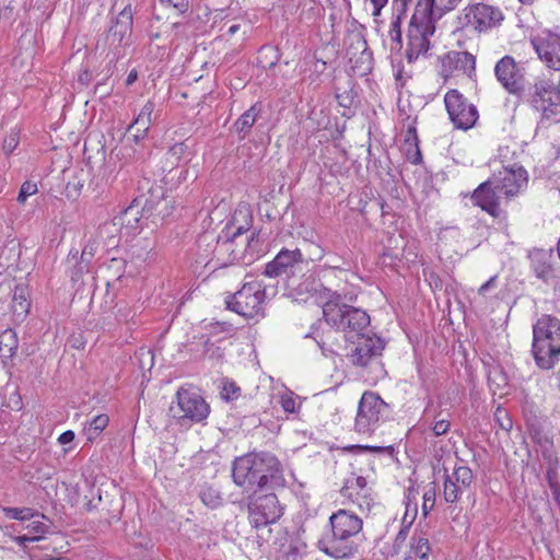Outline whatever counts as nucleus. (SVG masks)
Returning <instances> with one entry per match:
<instances>
[{
	"label": "nucleus",
	"instance_id": "1",
	"mask_svg": "<svg viewBox=\"0 0 560 560\" xmlns=\"http://www.w3.org/2000/svg\"><path fill=\"white\" fill-rule=\"evenodd\" d=\"M234 482L245 491L284 487L285 479L278 458L270 453H252L235 459Z\"/></svg>",
	"mask_w": 560,
	"mask_h": 560
},
{
	"label": "nucleus",
	"instance_id": "2",
	"mask_svg": "<svg viewBox=\"0 0 560 560\" xmlns=\"http://www.w3.org/2000/svg\"><path fill=\"white\" fill-rule=\"evenodd\" d=\"M329 523L331 530L319 539L318 548L336 559L352 556L354 545L351 538L361 532L362 518L342 509L329 517Z\"/></svg>",
	"mask_w": 560,
	"mask_h": 560
},
{
	"label": "nucleus",
	"instance_id": "3",
	"mask_svg": "<svg viewBox=\"0 0 560 560\" xmlns=\"http://www.w3.org/2000/svg\"><path fill=\"white\" fill-rule=\"evenodd\" d=\"M326 323L338 331L345 332L347 339L357 338L369 331L370 316L358 307L343 302L341 294L330 292L323 305Z\"/></svg>",
	"mask_w": 560,
	"mask_h": 560
},
{
	"label": "nucleus",
	"instance_id": "4",
	"mask_svg": "<svg viewBox=\"0 0 560 560\" xmlns=\"http://www.w3.org/2000/svg\"><path fill=\"white\" fill-rule=\"evenodd\" d=\"M532 353L536 365L550 370L560 358V320L542 315L533 326Z\"/></svg>",
	"mask_w": 560,
	"mask_h": 560
},
{
	"label": "nucleus",
	"instance_id": "5",
	"mask_svg": "<svg viewBox=\"0 0 560 560\" xmlns=\"http://www.w3.org/2000/svg\"><path fill=\"white\" fill-rule=\"evenodd\" d=\"M502 11L487 3H474L465 7L456 16V32L464 35L481 34L500 25Z\"/></svg>",
	"mask_w": 560,
	"mask_h": 560
},
{
	"label": "nucleus",
	"instance_id": "6",
	"mask_svg": "<svg viewBox=\"0 0 560 560\" xmlns=\"http://www.w3.org/2000/svg\"><path fill=\"white\" fill-rule=\"evenodd\" d=\"M266 285L258 280L245 282L240 290L225 299L226 307L245 318L265 315Z\"/></svg>",
	"mask_w": 560,
	"mask_h": 560
},
{
	"label": "nucleus",
	"instance_id": "7",
	"mask_svg": "<svg viewBox=\"0 0 560 560\" xmlns=\"http://www.w3.org/2000/svg\"><path fill=\"white\" fill-rule=\"evenodd\" d=\"M210 407L195 389L180 387L176 401L170 407V416L180 425H190L208 418Z\"/></svg>",
	"mask_w": 560,
	"mask_h": 560
},
{
	"label": "nucleus",
	"instance_id": "8",
	"mask_svg": "<svg viewBox=\"0 0 560 560\" xmlns=\"http://www.w3.org/2000/svg\"><path fill=\"white\" fill-rule=\"evenodd\" d=\"M436 31V23L428 13H412L407 32L406 59L408 63L427 57L430 50V38Z\"/></svg>",
	"mask_w": 560,
	"mask_h": 560
},
{
	"label": "nucleus",
	"instance_id": "9",
	"mask_svg": "<svg viewBox=\"0 0 560 560\" xmlns=\"http://www.w3.org/2000/svg\"><path fill=\"white\" fill-rule=\"evenodd\" d=\"M247 509L249 522L256 528L275 523L283 513L278 497L273 492L264 493V490H255L249 495Z\"/></svg>",
	"mask_w": 560,
	"mask_h": 560
},
{
	"label": "nucleus",
	"instance_id": "10",
	"mask_svg": "<svg viewBox=\"0 0 560 560\" xmlns=\"http://www.w3.org/2000/svg\"><path fill=\"white\" fill-rule=\"evenodd\" d=\"M529 102L544 118L558 116L560 114V80L538 79L530 88Z\"/></svg>",
	"mask_w": 560,
	"mask_h": 560
},
{
	"label": "nucleus",
	"instance_id": "11",
	"mask_svg": "<svg viewBox=\"0 0 560 560\" xmlns=\"http://www.w3.org/2000/svg\"><path fill=\"white\" fill-rule=\"evenodd\" d=\"M388 405L375 393L365 392L358 405L354 430L361 434H371L387 411Z\"/></svg>",
	"mask_w": 560,
	"mask_h": 560
},
{
	"label": "nucleus",
	"instance_id": "12",
	"mask_svg": "<svg viewBox=\"0 0 560 560\" xmlns=\"http://www.w3.org/2000/svg\"><path fill=\"white\" fill-rule=\"evenodd\" d=\"M444 104L451 121L457 129L467 130L478 119L477 108L457 90H450L444 96Z\"/></svg>",
	"mask_w": 560,
	"mask_h": 560
},
{
	"label": "nucleus",
	"instance_id": "13",
	"mask_svg": "<svg viewBox=\"0 0 560 560\" xmlns=\"http://www.w3.org/2000/svg\"><path fill=\"white\" fill-rule=\"evenodd\" d=\"M474 479L472 470L468 466H455L451 474L444 468V501L451 504L458 503L465 494L471 492Z\"/></svg>",
	"mask_w": 560,
	"mask_h": 560
},
{
	"label": "nucleus",
	"instance_id": "14",
	"mask_svg": "<svg viewBox=\"0 0 560 560\" xmlns=\"http://www.w3.org/2000/svg\"><path fill=\"white\" fill-rule=\"evenodd\" d=\"M494 74L510 94L518 95L523 91L524 73L512 56H504L497 62Z\"/></svg>",
	"mask_w": 560,
	"mask_h": 560
},
{
	"label": "nucleus",
	"instance_id": "15",
	"mask_svg": "<svg viewBox=\"0 0 560 560\" xmlns=\"http://www.w3.org/2000/svg\"><path fill=\"white\" fill-rule=\"evenodd\" d=\"M441 75L445 79L454 75L471 78L476 70V57L468 51L451 50L440 58Z\"/></svg>",
	"mask_w": 560,
	"mask_h": 560
},
{
	"label": "nucleus",
	"instance_id": "16",
	"mask_svg": "<svg viewBox=\"0 0 560 560\" xmlns=\"http://www.w3.org/2000/svg\"><path fill=\"white\" fill-rule=\"evenodd\" d=\"M492 180L503 197L510 198L527 186L528 174L523 166L512 165L500 171Z\"/></svg>",
	"mask_w": 560,
	"mask_h": 560
},
{
	"label": "nucleus",
	"instance_id": "17",
	"mask_svg": "<svg viewBox=\"0 0 560 560\" xmlns=\"http://www.w3.org/2000/svg\"><path fill=\"white\" fill-rule=\"evenodd\" d=\"M304 257L300 249H281L277 256L265 266L264 275L269 278L290 277L301 271Z\"/></svg>",
	"mask_w": 560,
	"mask_h": 560
},
{
	"label": "nucleus",
	"instance_id": "18",
	"mask_svg": "<svg viewBox=\"0 0 560 560\" xmlns=\"http://www.w3.org/2000/svg\"><path fill=\"white\" fill-rule=\"evenodd\" d=\"M532 44L539 58L547 67L560 70V35L544 31L532 39Z\"/></svg>",
	"mask_w": 560,
	"mask_h": 560
},
{
	"label": "nucleus",
	"instance_id": "19",
	"mask_svg": "<svg viewBox=\"0 0 560 560\" xmlns=\"http://www.w3.org/2000/svg\"><path fill=\"white\" fill-rule=\"evenodd\" d=\"M383 349L384 343L381 338L365 332L357 337L355 346L351 349L348 357L354 365L365 366L372 359L381 355Z\"/></svg>",
	"mask_w": 560,
	"mask_h": 560
},
{
	"label": "nucleus",
	"instance_id": "20",
	"mask_svg": "<svg viewBox=\"0 0 560 560\" xmlns=\"http://www.w3.org/2000/svg\"><path fill=\"white\" fill-rule=\"evenodd\" d=\"M502 197L503 195L494 187V183L491 178L480 184L475 189L471 199L472 202L483 211L492 217H497L499 214V205Z\"/></svg>",
	"mask_w": 560,
	"mask_h": 560
},
{
	"label": "nucleus",
	"instance_id": "21",
	"mask_svg": "<svg viewBox=\"0 0 560 560\" xmlns=\"http://www.w3.org/2000/svg\"><path fill=\"white\" fill-rule=\"evenodd\" d=\"M148 132H142L136 128V132L126 136L118 149L117 155L125 162L137 160L142 155V147L140 142L147 137Z\"/></svg>",
	"mask_w": 560,
	"mask_h": 560
},
{
	"label": "nucleus",
	"instance_id": "22",
	"mask_svg": "<svg viewBox=\"0 0 560 560\" xmlns=\"http://www.w3.org/2000/svg\"><path fill=\"white\" fill-rule=\"evenodd\" d=\"M341 494L346 499L358 497L362 498L363 495L374 497L372 488L368 485V480L362 476H357L355 474H351L346 479L341 488Z\"/></svg>",
	"mask_w": 560,
	"mask_h": 560
},
{
	"label": "nucleus",
	"instance_id": "23",
	"mask_svg": "<svg viewBox=\"0 0 560 560\" xmlns=\"http://www.w3.org/2000/svg\"><path fill=\"white\" fill-rule=\"evenodd\" d=\"M141 208L136 200L114 218V224L120 225L127 233H133L139 229Z\"/></svg>",
	"mask_w": 560,
	"mask_h": 560
},
{
	"label": "nucleus",
	"instance_id": "24",
	"mask_svg": "<svg viewBox=\"0 0 560 560\" xmlns=\"http://www.w3.org/2000/svg\"><path fill=\"white\" fill-rule=\"evenodd\" d=\"M530 257L535 275L545 282L549 281L553 277L551 255L545 250H536Z\"/></svg>",
	"mask_w": 560,
	"mask_h": 560
},
{
	"label": "nucleus",
	"instance_id": "25",
	"mask_svg": "<svg viewBox=\"0 0 560 560\" xmlns=\"http://www.w3.org/2000/svg\"><path fill=\"white\" fill-rule=\"evenodd\" d=\"M201 243H206L207 248H205V254H199V258L197 259V262L200 265H203L207 267L210 262L209 254H220L223 250H229L232 246V242L230 240H225L221 244L214 240L213 235H203L199 240V248L201 247Z\"/></svg>",
	"mask_w": 560,
	"mask_h": 560
},
{
	"label": "nucleus",
	"instance_id": "26",
	"mask_svg": "<svg viewBox=\"0 0 560 560\" xmlns=\"http://www.w3.org/2000/svg\"><path fill=\"white\" fill-rule=\"evenodd\" d=\"M11 307L16 320H23L26 317L31 307L28 290L26 287H15Z\"/></svg>",
	"mask_w": 560,
	"mask_h": 560
},
{
	"label": "nucleus",
	"instance_id": "27",
	"mask_svg": "<svg viewBox=\"0 0 560 560\" xmlns=\"http://www.w3.org/2000/svg\"><path fill=\"white\" fill-rule=\"evenodd\" d=\"M260 110V105L254 104L234 122L233 128L240 138H245L249 133L252 127L257 120Z\"/></svg>",
	"mask_w": 560,
	"mask_h": 560
},
{
	"label": "nucleus",
	"instance_id": "28",
	"mask_svg": "<svg viewBox=\"0 0 560 560\" xmlns=\"http://www.w3.org/2000/svg\"><path fill=\"white\" fill-rule=\"evenodd\" d=\"M132 27V9L131 5H126L117 15L115 25L110 27V33L117 37L119 42L131 32Z\"/></svg>",
	"mask_w": 560,
	"mask_h": 560
},
{
	"label": "nucleus",
	"instance_id": "29",
	"mask_svg": "<svg viewBox=\"0 0 560 560\" xmlns=\"http://www.w3.org/2000/svg\"><path fill=\"white\" fill-rule=\"evenodd\" d=\"M155 109V104L152 101H148L141 108L140 113L132 120V122L128 127V131H131L133 128H138L142 132H148L150 126L153 121V113Z\"/></svg>",
	"mask_w": 560,
	"mask_h": 560
},
{
	"label": "nucleus",
	"instance_id": "30",
	"mask_svg": "<svg viewBox=\"0 0 560 560\" xmlns=\"http://www.w3.org/2000/svg\"><path fill=\"white\" fill-rule=\"evenodd\" d=\"M460 2L462 0H432L431 8L427 13L436 23L445 14L454 11Z\"/></svg>",
	"mask_w": 560,
	"mask_h": 560
},
{
	"label": "nucleus",
	"instance_id": "31",
	"mask_svg": "<svg viewBox=\"0 0 560 560\" xmlns=\"http://www.w3.org/2000/svg\"><path fill=\"white\" fill-rule=\"evenodd\" d=\"M94 254L95 245L91 243L86 244L81 253L80 261L77 262V266L72 271L71 278L73 281L80 280L85 272H89Z\"/></svg>",
	"mask_w": 560,
	"mask_h": 560
},
{
	"label": "nucleus",
	"instance_id": "32",
	"mask_svg": "<svg viewBox=\"0 0 560 560\" xmlns=\"http://www.w3.org/2000/svg\"><path fill=\"white\" fill-rule=\"evenodd\" d=\"M19 347L16 332L12 329H5L0 334V357L11 358Z\"/></svg>",
	"mask_w": 560,
	"mask_h": 560
},
{
	"label": "nucleus",
	"instance_id": "33",
	"mask_svg": "<svg viewBox=\"0 0 560 560\" xmlns=\"http://www.w3.org/2000/svg\"><path fill=\"white\" fill-rule=\"evenodd\" d=\"M541 456L544 460L548 465L547 476L551 478L552 474H556V469L558 466V456L553 450V444L548 439H545L544 442H540Z\"/></svg>",
	"mask_w": 560,
	"mask_h": 560
},
{
	"label": "nucleus",
	"instance_id": "34",
	"mask_svg": "<svg viewBox=\"0 0 560 560\" xmlns=\"http://www.w3.org/2000/svg\"><path fill=\"white\" fill-rule=\"evenodd\" d=\"M410 552L413 553L415 557L425 560L430 552L429 540L423 536H412Z\"/></svg>",
	"mask_w": 560,
	"mask_h": 560
},
{
	"label": "nucleus",
	"instance_id": "35",
	"mask_svg": "<svg viewBox=\"0 0 560 560\" xmlns=\"http://www.w3.org/2000/svg\"><path fill=\"white\" fill-rule=\"evenodd\" d=\"M298 397L291 390L284 389L279 395L278 402L282 407L283 411L287 413H294L300 408V404L296 401Z\"/></svg>",
	"mask_w": 560,
	"mask_h": 560
},
{
	"label": "nucleus",
	"instance_id": "36",
	"mask_svg": "<svg viewBox=\"0 0 560 560\" xmlns=\"http://www.w3.org/2000/svg\"><path fill=\"white\" fill-rule=\"evenodd\" d=\"M242 389L236 385L235 382L224 378L222 381V387L220 396L223 400L230 402L236 400L241 396Z\"/></svg>",
	"mask_w": 560,
	"mask_h": 560
},
{
	"label": "nucleus",
	"instance_id": "37",
	"mask_svg": "<svg viewBox=\"0 0 560 560\" xmlns=\"http://www.w3.org/2000/svg\"><path fill=\"white\" fill-rule=\"evenodd\" d=\"M3 513L7 517L19 521L31 520L35 515L30 508H4Z\"/></svg>",
	"mask_w": 560,
	"mask_h": 560
},
{
	"label": "nucleus",
	"instance_id": "38",
	"mask_svg": "<svg viewBox=\"0 0 560 560\" xmlns=\"http://www.w3.org/2000/svg\"><path fill=\"white\" fill-rule=\"evenodd\" d=\"M349 500L358 506L362 514L365 515L370 514L375 505V497L363 495L362 498L358 497Z\"/></svg>",
	"mask_w": 560,
	"mask_h": 560
},
{
	"label": "nucleus",
	"instance_id": "39",
	"mask_svg": "<svg viewBox=\"0 0 560 560\" xmlns=\"http://www.w3.org/2000/svg\"><path fill=\"white\" fill-rule=\"evenodd\" d=\"M435 487L433 486V483H431L429 485L422 497V512L424 516H427L429 512L433 509L435 503Z\"/></svg>",
	"mask_w": 560,
	"mask_h": 560
},
{
	"label": "nucleus",
	"instance_id": "40",
	"mask_svg": "<svg viewBox=\"0 0 560 560\" xmlns=\"http://www.w3.org/2000/svg\"><path fill=\"white\" fill-rule=\"evenodd\" d=\"M400 25H401V22H400L399 18H396L390 23L389 37H390L393 44L395 43V46H392V49H400L401 48V30H400Z\"/></svg>",
	"mask_w": 560,
	"mask_h": 560
},
{
	"label": "nucleus",
	"instance_id": "41",
	"mask_svg": "<svg viewBox=\"0 0 560 560\" xmlns=\"http://www.w3.org/2000/svg\"><path fill=\"white\" fill-rule=\"evenodd\" d=\"M38 191L36 183L26 180L22 184L20 188V192L18 196V201L20 203H25L26 199Z\"/></svg>",
	"mask_w": 560,
	"mask_h": 560
},
{
	"label": "nucleus",
	"instance_id": "42",
	"mask_svg": "<svg viewBox=\"0 0 560 560\" xmlns=\"http://www.w3.org/2000/svg\"><path fill=\"white\" fill-rule=\"evenodd\" d=\"M30 532L31 537H39V540L43 538V536L48 533L49 525L42 522V521H33L31 522L27 527Z\"/></svg>",
	"mask_w": 560,
	"mask_h": 560
},
{
	"label": "nucleus",
	"instance_id": "43",
	"mask_svg": "<svg viewBox=\"0 0 560 560\" xmlns=\"http://www.w3.org/2000/svg\"><path fill=\"white\" fill-rule=\"evenodd\" d=\"M352 44L357 45L358 49H361L362 59L368 61L372 58V52L368 49V43L361 34H354L351 36Z\"/></svg>",
	"mask_w": 560,
	"mask_h": 560
},
{
	"label": "nucleus",
	"instance_id": "44",
	"mask_svg": "<svg viewBox=\"0 0 560 560\" xmlns=\"http://www.w3.org/2000/svg\"><path fill=\"white\" fill-rule=\"evenodd\" d=\"M160 3L166 8H173L179 14L188 11L190 3L189 0H159Z\"/></svg>",
	"mask_w": 560,
	"mask_h": 560
},
{
	"label": "nucleus",
	"instance_id": "45",
	"mask_svg": "<svg viewBox=\"0 0 560 560\" xmlns=\"http://www.w3.org/2000/svg\"><path fill=\"white\" fill-rule=\"evenodd\" d=\"M200 498L206 505H208L212 509L218 506L221 503L220 497L214 494L213 491L210 489L202 491L200 494Z\"/></svg>",
	"mask_w": 560,
	"mask_h": 560
},
{
	"label": "nucleus",
	"instance_id": "46",
	"mask_svg": "<svg viewBox=\"0 0 560 560\" xmlns=\"http://www.w3.org/2000/svg\"><path fill=\"white\" fill-rule=\"evenodd\" d=\"M450 421L446 419H435L432 424V432L435 436L444 435L450 430Z\"/></svg>",
	"mask_w": 560,
	"mask_h": 560
},
{
	"label": "nucleus",
	"instance_id": "47",
	"mask_svg": "<svg viewBox=\"0 0 560 560\" xmlns=\"http://www.w3.org/2000/svg\"><path fill=\"white\" fill-rule=\"evenodd\" d=\"M19 144L18 133L11 132L3 141V150L5 153H11Z\"/></svg>",
	"mask_w": 560,
	"mask_h": 560
},
{
	"label": "nucleus",
	"instance_id": "48",
	"mask_svg": "<svg viewBox=\"0 0 560 560\" xmlns=\"http://www.w3.org/2000/svg\"><path fill=\"white\" fill-rule=\"evenodd\" d=\"M108 421H109V418L107 415H98V416H95L92 420H91V423L96 428L98 429V431H103L107 424H108Z\"/></svg>",
	"mask_w": 560,
	"mask_h": 560
},
{
	"label": "nucleus",
	"instance_id": "49",
	"mask_svg": "<svg viewBox=\"0 0 560 560\" xmlns=\"http://www.w3.org/2000/svg\"><path fill=\"white\" fill-rule=\"evenodd\" d=\"M102 431H98L91 422L88 427L84 428V435L86 436L88 441L93 442Z\"/></svg>",
	"mask_w": 560,
	"mask_h": 560
},
{
	"label": "nucleus",
	"instance_id": "50",
	"mask_svg": "<svg viewBox=\"0 0 560 560\" xmlns=\"http://www.w3.org/2000/svg\"><path fill=\"white\" fill-rule=\"evenodd\" d=\"M102 431H98L91 422L88 427L84 428V435L86 436L88 441L93 442Z\"/></svg>",
	"mask_w": 560,
	"mask_h": 560
},
{
	"label": "nucleus",
	"instance_id": "51",
	"mask_svg": "<svg viewBox=\"0 0 560 560\" xmlns=\"http://www.w3.org/2000/svg\"><path fill=\"white\" fill-rule=\"evenodd\" d=\"M13 540L26 549L27 542L38 541L39 537H31L30 535H22L13 537Z\"/></svg>",
	"mask_w": 560,
	"mask_h": 560
},
{
	"label": "nucleus",
	"instance_id": "52",
	"mask_svg": "<svg viewBox=\"0 0 560 560\" xmlns=\"http://www.w3.org/2000/svg\"><path fill=\"white\" fill-rule=\"evenodd\" d=\"M186 145L184 143H175L170 150L168 155L179 159L184 154Z\"/></svg>",
	"mask_w": 560,
	"mask_h": 560
},
{
	"label": "nucleus",
	"instance_id": "53",
	"mask_svg": "<svg viewBox=\"0 0 560 560\" xmlns=\"http://www.w3.org/2000/svg\"><path fill=\"white\" fill-rule=\"evenodd\" d=\"M388 0H371L373 5V15L378 16L381 14L382 9L387 4Z\"/></svg>",
	"mask_w": 560,
	"mask_h": 560
},
{
	"label": "nucleus",
	"instance_id": "54",
	"mask_svg": "<svg viewBox=\"0 0 560 560\" xmlns=\"http://www.w3.org/2000/svg\"><path fill=\"white\" fill-rule=\"evenodd\" d=\"M74 432L71 430H68L63 433H61L58 438V442L62 445L71 443L74 440Z\"/></svg>",
	"mask_w": 560,
	"mask_h": 560
},
{
	"label": "nucleus",
	"instance_id": "55",
	"mask_svg": "<svg viewBox=\"0 0 560 560\" xmlns=\"http://www.w3.org/2000/svg\"><path fill=\"white\" fill-rule=\"evenodd\" d=\"M495 281H497V276L491 277L486 283H483L479 288V290H478L479 294H485L490 288L494 287Z\"/></svg>",
	"mask_w": 560,
	"mask_h": 560
},
{
	"label": "nucleus",
	"instance_id": "56",
	"mask_svg": "<svg viewBox=\"0 0 560 560\" xmlns=\"http://www.w3.org/2000/svg\"><path fill=\"white\" fill-rule=\"evenodd\" d=\"M138 80V71L136 69H132L128 75H127V79H126V85L127 86H130L131 84H133L136 81Z\"/></svg>",
	"mask_w": 560,
	"mask_h": 560
},
{
	"label": "nucleus",
	"instance_id": "57",
	"mask_svg": "<svg viewBox=\"0 0 560 560\" xmlns=\"http://www.w3.org/2000/svg\"><path fill=\"white\" fill-rule=\"evenodd\" d=\"M365 448L374 452V453H382V452H388V453H392L394 452V447L393 446H387V447H382V446H366Z\"/></svg>",
	"mask_w": 560,
	"mask_h": 560
},
{
	"label": "nucleus",
	"instance_id": "58",
	"mask_svg": "<svg viewBox=\"0 0 560 560\" xmlns=\"http://www.w3.org/2000/svg\"><path fill=\"white\" fill-rule=\"evenodd\" d=\"M551 489H552V494H553V498H555V501L558 503V505L560 506V486L556 485H551Z\"/></svg>",
	"mask_w": 560,
	"mask_h": 560
},
{
	"label": "nucleus",
	"instance_id": "59",
	"mask_svg": "<svg viewBox=\"0 0 560 560\" xmlns=\"http://www.w3.org/2000/svg\"><path fill=\"white\" fill-rule=\"evenodd\" d=\"M408 529H409V526H406L405 528L400 529V532L398 533V535L396 537V541L405 540L407 537Z\"/></svg>",
	"mask_w": 560,
	"mask_h": 560
},
{
	"label": "nucleus",
	"instance_id": "60",
	"mask_svg": "<svg viewBox=\"0 0 560 560\" xmlns=\"http://www.w3.org/2000/svg\"><path fill=\"white\" fill-rule=\"evenodd\" d=\"M240 28V25H236V24H233L229 27L228 30V34L229 35H234Z\"/></svg>",
	"mask_w": 560,
	"mask_h": 560
},
{
	"label": "nucleus",
	"instance_id": "61",
	"mask_svg": "<svg viewBox=\"0 0 560 560\" xmlns=\"http://www.w3.org/2000/svg\"><path fill=\"white\" fill-rule=\"evenodd\" d=\"M246 230H247V228H245V226H238L236 229V231L233 233V237H236L237 235H241Z\"/></svg>",
	"mask_w": 560,
	"mask_h": 560
},
{
	"label": "nucleus",
	"instance_id": "62",
	"mask_svg": "<svg viewBox=\"0 0 560 560\" xmlns=\"http://www.w3.org/2000/svg\"><path fill=\"white\" fill-rule=\"evenodd\" d=\"M501 427H502L504 430H510V428L512 427L511 420H510V419H506V423H501Z\"/></svg>",
	"mask_w": 560,
	"mask_h": 560
},
{
	"label": "nucleus",
	"instance_id": "63",
	"mask_svg": "<svg viewBox=\"0 0 560 560\" xmlns=\"http://www.w3.org/2000/svg\"><path fill=\"white\" fill-rule=\"evenodd\" d=\"M44 560H68V559H66V558L47 557Z\"/></svg>",
	"mask_w": 560,
	"mask_h": 560
},
{
	"label": "nucleus",
	"instance_id": "64",
	"mask_svg": "<svg viewBox=\"0 0 560 560\" xmlns=\"http://www.w3.org/2000/svg\"><path fill=\"white\" fill-rule=\"evenodd\" d=\"M242 213H243V210H242V209H238V210L235 212V214H234L233 219H234V220H236V217H237L238 214H242Z\"/></svg>",
	"mask_w": 560,
	"mask_h": 560
}]
</instances>
